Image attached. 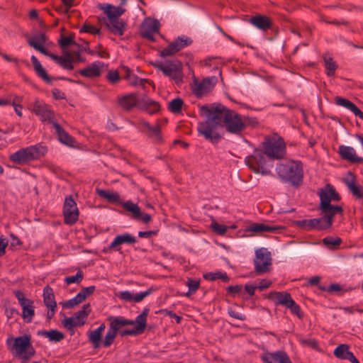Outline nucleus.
Instances as JSON below:
<instances>
[{
  "mask_svg": "<svg viewBox=\"0 0 363 363\" xmlns=\"http://www.w3.org/2000/svg\"><path fill=\"white\" fill-rule=\"evenodd\" d=\"M262 149H255L251 155V171L262 175L271 174L272 161L282 160L286 155V145L277 133L264 136Z\"/></svg>",
  "mask_w": 363,
  "mask_h": 363,
  "instance_id": "obj_1",
  "label": "nucleus"
},
{
  "mask_svg": "<svg viewBox=\"0 0 363 363\" xmlns=\"http://www.w3.org/2000/svg\"><path fill=\"white\" fill-rule=\"evenodd\" d=\"M200 113L206 117V120L198 124L199 134L213 144L218 143L223 135L220 110L216 107V104H206L200 106Z\"/></svg>",
  "mask_w": 363,
  "mask_h": 363,
  "instance_id": "obj_2",
  "label": "nucleus"
},
{
  "mask_svg": "<svg viewBox=\"0 0 363 363\" xmlns=\"http://www.w3.org/2000/svg\"><path fill=\"white\" fill-rule=\"evenodd\" d=\"M276 171L281 181L288 182L294 186H299L303 182V164L299 160H291L279 163Z\"/></svg>",
  "mask_w": 363,
  "mask_h": 363,
  "instance_id": "obj_3",
  "label": "nucleus"
},
{
  "mask_svg": "<svg viewBox=\"0 0 363 363\" xmlns=\"http://www.w3.org/2000/svg\"><path fill=\"white\" fill-rule=\"evenodd\" d=\"M48 152V147L41 143L23 147L9 155V160L18 165H26L40 160Z\"/></svg>",
  "mask_w": 363,
  "mask_h": 363,
  "instance_id": "obj_4",
  "label": "nucleus"
},
{
  "mask_svg": "<svg viewBox=\"0 0 363 363\" xmlns=\"http://www.w3.org/2000/svg\"><path fill=\"white\" fill-rule=\"evenodd\" d=\"M220 111L221 125H225L226 130L231 133H238L245 128L242 117L238 113L228 108L221 104H216Z\"/></svg>",
  "mask_w": 363,
  "mask_h": 363,
  "instance_id": "obj_5",
  "label": "nucleus"
},
{
  "mask_svg": "<svg viewBox=\"0 0 363 363\" xmlns=\"http://www.w3.org/2000/svg\"><path fill=\"white\" fill-rule=\"evenodd\" d=\"M253 260L255 273L256 275H262L271 270L272 257L271 252L266 247H260L255 250Z\"/></svg>",
  "mask_w": 363,
  "mask_h": 363,
  "instance_id": "obj_6",
  "label": "nucleus"
},
{
  "mask_svg": "<svg viewBox=\"0 0 363 363\" xmlns=\"http://www.w3.org/2000/svg\"><path fill=\"white\" fill-rule=\"evenodd\" d=\"M269 298L274 300L275 305H281L290 309L291 313L296 315L299 318L303 317L301 307L293 300L291 294L286 291L271 292Z\"/></svg>",
  "mask_w": 363,
  "mask_h": 363,
  "instance_id": "obj_7",
  "label": "nucleus"
},
{
  "mask_svg": "<svg viewBox=\"0 0 363 363\" xmlns=\"http://www.w3.org/2000/svg\"><path fill=\"white\" fill-rule=\"evenodd\" d=\"M151 65L162 72V73L174 80L177 84L183 82V74L182 71V65L177 64L172 61L152 62Z\"/></svg>",
  "mask_w": 363,
  "mask_h": 363,
  "instance_id": "obj_8",
  "label": "nucleus"
},
{
  "mask_svg": "<svg viewBox=\"0 0 363 363\" xmlns=\"http://www.w3.org/2000/svg\"><path fill=\"white\" fill-rule=\"evenodd\" d=\"M192 43L193 40L186 35L179 36L160 52V56L166 57L174 55L184 48L191 45Z\"/></svg>",
  "mask_w": 363,
  "mask_h": 363,
  "instance_id": "obj_9",
  "label": "nucleus"
},
{
  "mask_svg": "<svg viewBox=\"0 0 363 363\" xmlns=\"http://www.w3.org/2000/svg\"><path fill=\"white\" fill-rule=\"evenodd\" d=\"M33 113L40 117L42 122H48L54 126L57 122L55 120V112L51 109L50 106L42 101L36 99L33 106Z\"/></svg>",
  "mask_w": 363,
  "mask_h": 363,
  "instance_id": "obj_10",
  "label": "nucleus"
},
{
  "mask_svg": "<svg viewBox=\"0 0 363 363\" xmlns=\"http://www.w3.org/2000/svg\"><path fill=\"white\" fill-rule=\"evenodd\" d=\"M13 294L18 299L19 304L22 307V318L26 320L27 323L31 322L33 317L35 315V309L33 306V301L27 298L24 293L21 290H16Z\"/></svg>",
  "mask_w": 363,
  "mask_h": 363,
  "instance_id": "obj_11",
  "label": "nucleus"
},
{
  "mask_svg": "<svg viewBox=\"0 0 363 363\" xmlns=\"http://www.w3.org/2000/svg\"><path fill=\"white\" fill-rule=\"evenodd\" d=\"M63 216L65 223L68 225H73L78 220L79 210L72 196L65 198L63 206Z\"/></svg>",
  "mask_w": 363,
  "mask_h": 363,
  "instance_id": "obj_12",
  "label": "nucleus"
},
{
  "mask_svg": "<svg viewBox=\"0 0 363 363\" xmlns=\"http://www.w3.org/2000/svg\"><path fill=\"white\" fill-rule=\"evenodd\" d=\"M124 210L131 213V218L136 220H142L144 223H148L152 220V216L148 213H142L138 204L131 201H125L123 204Z\"/></svg>",
  "mask_w": 363,
  "mask_h": 363,
  "instance_id": "obj_13",
  "label": "nucleus"
},
{
  "mask_svg": "<svg viewBox=\"0 0 363 363\" xmlns=\"http://www.w3.org/2000/svg\"><path fill=\"white\" fill-rule=\"evenodd\" d=\"M33 44V48L41 52L42 54L49 57L52 60L55 61L59 65H60L63 69L67 70H72L74 69L73 65H70L67 60H65L62 56H58L57 55L50 52L44 46H40V45H37L34 43Z\"/></svg>",
  "mask_w": 363,
  "mask_h": 363,
  "instance_id": "obj_14",
  "label": "nucleus"
},
{
  "mask_svg": "<svg viewBox=\"0 0 363 363\" xmlns=\"http://www.w3.org/2000/svg\"><path fill=\"white\" fill-rule=\"evenodd\" d=\"M338 153L341 159L347 160L350 163H363V157L357 156L356 155L355 150L352 147L346 146L344 145H340L338 148Z\"/></svg>",
  "mask_w": 363,
  "mask_h": 363,
  "instance_id": "obj_15",
  "label": "nucleus"
},
{
  "mask_svg": "<svg viewBox=\"0 0 363 363\" xmlns=\"http://www.w3.org/2000/svg\"><path fill=\"white\" fill-rule=\"evenodd\" d=\"M10 341H13L11 350H16L18 354L23 353L31 346V336L30 335H23L11 340L8 339L7 344H9Z\"/></svg>",
  "mask_w": 363,
  "mask_h": 363,
  "instance_id": "obj_16",
  "label": "nucleus"
},
{
  "mask_svg": "<svg viewBox=\"0 0 363 363\" xmlns=\"http://www.w3.org/2000/svg\"><path fill=\"white\" fill-rule=\"evenodd\" d=\"M340 199V195L333 185L328 184L324 189H321L320 192V203H323L325 201L331 203V201H339Z\"/></svg>",
  "mask_w": 363,
  "mask_h": 363,
  "instance_id": "obj_17",
  "label": "nucleus"
},
{
  "mask_svg": "<svg viewBox=\"0 0 363 363\" xmlns=\"http://www.w3.org/2000/svg\"><path fill=\"white\" fill-rule=\"evenodd\" d=\"M217 82L218 78L215 76L203 79L200 83L196 84V87L194 89V94L196 96H201L205 93L211 91Z\"/></svg>",
  "mask_w": 363,
  "mask_h": 363,
  "instance_id": "obj_18",
  "label": "nucleus"
},
{
  "mask_svg": "<svg viewBox=\"0 0 363 363\" xmlns=\"http://www.w3.org/2000/svg\"><path fill=\"white\" fill-rule=\"evenodd\" d=\"M318 209L321 211L323 216H325L328 219L329 218V220H331L332 224L333 223V218L335 215H343V208L342 206L333 205L326 201L323 203H320Z\"/></svg>",
  "mask_w": 363,
  "mask_h": 363,
  "instance_id": "obj_19",
  "label": "nucleus"
},
{
  "mask_svg": "<svg viewBox=\"0 0 363 363\" xmlns=\"http://www.w3.org/2000/svg\"><path fill=\"white\" fill-rule=\"evenodd\" d=\"M160 23L157 20H153L143 24L140 29V34L144 38L152 42L155 41L154 34L159 32Z\"/></svg>",
  "mask_w": 363,
  "mask_h": 363,
  "instance_id": "obj_20",
  "label": "nucleus"
},
{
  "mask_svg": "<svg viewBox=\"0 0 363 363\" xmlns=\"http://www.w3.org/2000/svg\"><path fill=\"white\" fill-rule=\"evenodd\" d=\"M251 24L264 32L273 28L272 20L269 17L261 14L251 16Z\"/></svg>",
  "mask_w": 363,
  "mask_h": 363,
  "instance_id": "obj_21",
  "label": "nucleus"
},
{
  "mask_svg": "<svg viewBox=\"0 0 363 363\" xmlns=\"http://www.w3.org/2000/svg\"><path fill=\"white\" fill-rule=\"evenodd\" d=\"M104 64L100 61H96L89 66L79 69L77 72L83 77L88 78L99 77L101 74L102 67Z\"/></svg>",
  "mask_w": 363,
  "mask_h": 363,
  "instance_id": "obj_22",
  "label": "nucleus"
},
{
  "mask_svg": "<svg viewBox=\"0 0 363 363\" xmlns=\"http://www.w3.org/2000/svg\"><path fill=\"white\" fill-rule=\"evenodd\" d=\"M55 133L57 135L58 140L71 147H74L77 143L75 139L70 135L58 123L54 124Z\"/></svg>",
  "mask_w": 363,
  "mask_h": 363,
  "instance_id": "obj_23",
  "label": "nucleus"
},
{
  "mask_svg": "<svg viewBox=\"0 0 363 363\" xmlns=\"http://www.w3.org/2000/svg\"><path fill=\"white\" fill-rule=\"evenodd\" d=\"M118 105L125 111H130L138 105L137 94L130 93L118 99Z\"/></svg>",
  "mask_w": 363,
  "mask_h": 363,
  "instance_id": "obj_24",
  "label": "nucleus"
},
{
  "mask_svg": "<svg viewBox=\"0 0 363 363\" xmlns=\"http://www.w3.org/2000/svg\"><path fill=\"white\" fill-rule=\"evenodd\" d=\"M106 21L105 18H103ZM106 28L113 34L116 35H123L125 30V23L123 20H108L105 21Z\"/></svg>",
  "mask_w": 363,
  "mask_h": 363,
  "instance_id": "obj_25",
  "label": "nucleus"
},
{
  "mask_svg": "<svg viewBox=\"0 0 363 363\" xmlns=\"http://www.w3.org/2000/svg\"><path fill=\"white\" fill-rule=\"evenodd\" d=\"M101 9L104 11V13L107 15L108 20L118 19V17L125 12V9L121 6H114L109 4L101 6Z\"/></svg>",
  "mask_w": 363,
  "mask_h": 363,
  "instance_id": "obj_26",
  "label": "nucleus"
},
{
  "mask_svg": "<svg viewBox=\"0 0 363 363\" xmlns=\"http://www.w3.org/2000/svg\"><path fill=\"white\" fill-rule=\"evenodd\" d=\"M96 194L111 203L120 204L123 206V204L125 203L121 201L118 192H112L109 190L96 189Z\"/></svg>",
  "mask_w": 363,
  "mask_h": 363,
  "instance_id": "obj_27",
  "label": "nucleus"
},
{
  "mask_svg": "<svg viewBox=\"0 0 363 363\" xmlns=\"http://www.w3.org/2000/svg\"><path fill=\"white\" fill-rule=\"evenodd\" d=\"M349 174L352 178L350 181L347 179L345 181L346 185L357 199L363 200V187L356 184V177L354 174L350 172Z\"/></svg>",
  "mask_w": 363,
  "mask_h": 363,
  "instance_id": "obj_28",
  "label": "nucleus"
},
{
  "mask_svg": "<svg viewBox=\"0 0 363 363\" xmlns=\"http://www.w3.org/2000/svg\"><path fill=\"white\" fill-rule=\"evenodd\" d=\"M30 60L33 65L34 70L36 74L43 79L45 82L50 84L51 82L52 78L48 74L38 58L35 55H32Z\"/></svg>",
  "mask_w": 363,
  "mask_h": 363,
  "instance_id": "obj_29",
  "label": "nucleus"
},
{
  "mask_svg": "<svg viewBox=\"0 0 363 363\" xmlns=\"http://www.w3.org/2000/svg\"><path fill=\"white\" fill-rule=\"evenodd\" d=\"M43 302L48 308H57V303L55 298L53 289L50 286H46L43 289Z\"/></svg>",
  "mask_w": 363,
  "mask_h": 363,
  "instance_id": "obj_30",
  "label": "nucleus"
},
{
  "mask_svg": "<svg viewBox=\"0 0 363 363\" xmlns=\"http://www.w3.org/2000/svg\"><path fill=\"white\" fill-rule=\"evenodd\" d=\"M90 303L84 304L82 308L74 313V319H76L79 326H82L85 324L89 315L91 313Z\"/></svg>",
  "mask_w": 363,
  "mask_h": 363,
  "instance_id": "obj_31",
  "label": "nucleus"
},
{
  "mask_svg": "<svg viewBox=\"0 0 363 363\" xmlns=\"http://www.w3.org/2000/svg\"><path fill=\"white\" fill-rule=\"evenodd\" d=\"M145 134L157 144H162L163 143L161 126L158 122L154 126L150 125V128L148 129Z\"/></svg>",
  "mask_w": 363,
  "mask_h": 363,
  "instance_id": "obj_32",
  "label": "nucleus"
},
{
  "mask_svg": "<svg viewBox=\"0 0 363 363\" xmlns=\"http://www.w3.org/2000/svg\"><path fill=\"white\" fill-rule=\"evenodd\" d=\"M281 228L276 225H270L264 223H251V233H262L264 232L274 233Z\"/></svg>",
  "mask_w": 363,
  "mask_h": 363,
  "instance_id": "obj_33",
  "label": "nucleus"
},
{
  "mask_svg": "<svg viewBox=\"0 0 363 363\" xmlns=\"http://www.w3.org/2000/svg\"><path fill=\"white\" fill-rule=\"evenodd\" d=\"M38 335L45 336L48 337L50 341L55 342H60L65 338L64 333L55 329L49 331L39 330L38 331Z\"/></svg>",
  "mask_w": 363,
  "mask_h": 363,
  "instance_id": "obj_34",
  "label": "nucleus"
},
{
  "mask_svg": "<svg viewBox=\"0 0 363 363\" xmlns=\"http://www.w3.org/2000/svg\"><path fill=\"white\" fill-rule=\"evenodd\" d=\"M142 107L151 115L157 113L160 111V104L151 99H143L142 101Z\"/></svg>",
  "mask_w": 363,
  "mask_h": 363,
  "instance_id": "obj_35",
  "label": "nucleus"
},
{
  "mask_svg": "<svg viewBox=\"0 0 363 363\" xmlns=\"http://www.w3.org/2000/svg\"><path fill=\"white\" fill-rule=\"evenodd\" d=\"M352 352L350 351L349 345L342 344L337 346L334 350V355L341 359H348Z\"/></svg>",
  "mask_w": 363,
  "mask_h": 363,
  "instance_id": "obj_36",
  "label": "nucleus"
},
{
  "mask_svg": "<svg viewBox=\"0 0 363 363\" xmlns=\"http://www.w3.org/2000/svg\"><path fill=\"white\" fill-rule=\"evenodd\" d=\"M274 363H292L288 354L284 351L268 352Z\"/></svg>",
  "mask_w": 363,
  "mask_h": 363,
  "instance_id": "obj_37",
  "label": "nucleus"
},
{
  "mask_svg": "<svg viewBox=\"0 0 363 363\" xmlns=\"http://www.w3.org/2000/svg\"><path fill=\"white\" fill-rule=\"evenodd\" d=\"M203 278L208 281H215L216 279H221L223 282L228 283L230 281V278L226 272H208L203 274Z\"/></svg>",
  "mask_w": 363,
  "mask_h": 363,
  "instance_id": "obj_38",
  "label": "nucleus"
},
{
  "mask_svg": "<svg viewBox=\"0 0 363 363\" xmlns=\"http://www.w3.org/2000/svg\"><path fill=\"white\" fill-rule=\"evenodd\" d=\"M315 230H324L330 228L333 224L331 220L328 219L325 216L320 218H314Z\"/></svg>",
  "mask_w": 363,
  "mask_h": 363,
  "instance_id": "obj_39",
  "label": "nucleus"
},
{
  "mask_svg": "<svg viewBox=\"0 0 363 363\" xmlns=\"http://www.w3.org/2000/svg\"><path fill=\"white\" fill-rule=\"evenodd\" d=\"M89 341L92 344L94 348H99L101 346L102 335L94 330H89L87 332Z\"/></svg>",
  "mask_w": 363,
  "mask_h": 363,
  "instance_id": "obj_40",
  "label": "nucleus"
},
{
  "mask_svg": "<svg viewBox=\"0 0 363 363\" xmlns=\"http://www.w3.org/2000/svg\"><path fill=\"white\" fill-rule=\"evenodd\" d=\"M108 320L111 321L108 330L118 334L120 328L123 326L122 316H109Z\"/></svg>",
  "mask_w": 363,
  "mask_h": 363,
  "instance_id": "obj_41",
  "label": "nucleus"
},
{
  "mask_svg": "<svg viewBox=\"0 0 363 363\" xmlns=\"http://www.w3.org/2000/svg\"><path fill=\"white\" fill-rule=\"evenodd\" d=\"M184 101L180 98L172 99L168 104V110L173 113H179L182 111Z\"/></svg>",
  "mask_w": 363,
  "mask_h": 363,
  "instance_id": "obj_42",
  "label": "nucleus"
},
{
  "mask_svg": "<svg viewBox=\"0 0 363 363\" xmlns=\"http://www.w3.org/2000/svg\"><path fill=\"white\" fill-rule=\"evenodd\" d=\"M294 223L297 227L304 230L311 231L315 230L314 218L296 220Z\"/></svg>",
  "mask_w": 363,
  "mask_h": 363,
  "instance_id": "obj_43",
  "label": "nucleus"
},
{
  "mask_svg": "<svg viewBox=\"0 0 363 363\" xmlns=\"http://www.w3.org/2000/svg\"><path fill=\"white\" fill-rule=\"evenodd\" d=\"M58 43L62 48H65L71 45H74L81 49V46L74 41V34L72 33L68 36L62 35L58 40Z\"/></svg>",
  "mask_w": 363,
  "mask_h": 363,
  "instance_id": "obj_44",
  "label": "nucleus"
},
{
  "mask_svg": "<svg viewBox=\"0 0 363 363\" xmlns=\"http://www.w3.org/2000/svg\"><path fill=\"white\" fill-rule=\"evenodd\" d=\"M323 243L329 249H336L342 243V239L340 238H333L328 236L323 239Z\"/></svg>",
  "mask_w": 363,
  "mask_h": 363,
  "instance_id": "obj_45",
  "label": "nucleus"
},
{
  "mask_svg": "<svg viewBox=\"0 0 363 363\" xmlns=\"http://www.w3.org/2000/svg\"><path fill=\"white\" fill-rule=\"evenodd\" d=\"M186 286L189 288V290L186 293L184 294L185 296H190L191 294H194L200 286V281L196 279H193L191 278H188V280L186 283Z\"/></svg>",
  "mask_w": 363,
  "mask_h": 363,
  "instance_id": "obj_46",
  "label": "nucleus"
},
{
  "mask_svg": "<svg viewBox=\"0 0 363 363\" xmlns=\"http://www.w3.org/2000/svg\"><path fill=\"white\" fill-rule=\"evenodd\" d=\"M325 67L326 69V73L328 77H333L335 75V72L337 67V65L331 57H324Z\"/></svg>",
  "mask_w": 363,
  "mask_h": 363,
  "instance_id": "obj_47",
  "label": "nucleus"
},
{
  "mask_svg": "<svg viewBox=\"0 0 363 363\" xmlns=\"http://www.w3.org/2000/svg\"><path fill=\"white\" fill-rule=\"evenodd\" d=\"M116 237L118 240L120 246L123 244L132 245L137 242L136 238L128 233L118 235Z\"/></svg>",
  "mask_w": 363,
  "mask_h": 363,
  "instance_id": "obj_48",
  "label": "nucleus"
},
{
  "mask_svg": "<svg viewBox=\"0 0 363 363\" xmlns=\"http://www.w3.org/2000/svg\"><path fill=\"white\" fill-rule=\"evenodd\" d=\"M96 290L95 286H90L82 288V290L76 295L80 303H82L89 296L92 295Z\"/></svg>",
  "mask_w": 363,
  "mask_h": 363,
  "instance_id": "obj_49",
  "label": "nucleus"
},
{
  "mask_svg": "<svg viewBox=\"0 0 363 363\" xmlns=\"http://www.w3.org/2000/svg\"><path fill=\"white\" fill-rule=\"evenodd\" d=\"M47 41V37L45 33H40L38 35H35L31 38H29L28 40V43L30 46L33 47V43L40 45V46H43V45Z\"/></svg>",
  "mask_w": 363,
  "mask_h": 363,
  "instance_id": "obj_50",
  "label": "nucleus"
},
{
  "mask_svg": "<svg viewBox=\"0 0 363 363\" xmlns=\"http://www.w3.org/2000/svg\"><path fill=\"white\" fill-rule=\"evenodd\" d=\"M135 328L140 331V334H143L145 332V330L147 326V318H145L143 315H138L135 318Z\"/></svg>",
  "mask_w": 363,
  "mask_h": 363,
  "instance_id": "obj_51",
  "label": "nucleus"
},
{
  "mask_svg": "<svg viewBox=\"0 0 363 363\" xmlns=\"http://www.w3.org/2000/svg\"><path fill=\"white\" fill-rule=\"evenodd\" d=\"M84 279V274L81 269H79L74 276L66 277L65 281L67 284H71L73 283L79 284Z\"/></svg>",
  "mask_w": 363,
  "mask_h": 363,
  "instance_id": "obj_52",
  "label": "nucleus"
},
{
  "mask_svg": "<svg viewBox=\"0 0 363 363\" xmlns=\"http://www.w3.org/2000/svg\"><path fill=\"white\" fill-rule=\"evenodd\" d=\"M211 228L213 232L219 235H223L228 230V227L225 225L219 224L216 221H213L211 224Z\"/></svg>",
  "mask_w": 363,
  "mask_h": 363,
  "instance_id": "obj_53",
  "label": "nucleus"
},
{
  "mask_svg": "<svg viewBox=\"0 0 363 363\" xmlns=\"http://www.w3.org/2000/svg\"><path fill=\"white\" fill-rule=\"evenodd\" d=\"M80 33H87L93 35H99L101 33L99 28L95 27L94 26L87 24L85 23L82 27L79 30Z\"/></svg>",
  "mask_w": 363,
  "mask_h": 363,
  "instance_id": "obj_54",
  "label": "nucleus"
},
{
  "mask_svg": "<svg viewBox=\"0 0 363 363\" xmlns=\"http://www.w3.org/2000/svg\"><path fill=\"white\" fill-rule=\"evenodd\" d=\"M117 334L113 333V331L108 330L104 340L103 342V345L104 347H110L113 342L115 340V338L116 337Z\"/></svg>",
  "mask_w": 363,
  "mask_h": 363,
  "instance_id": "obj_55",
  "label": "nucleus"
},
{
  "mask_svg": "<svg viewBox=\"0 0 363 363\" xmlns=\"http://www.w3.org/2000/svg\"><path fill=\"white\" fill-rule=\"evenodd\" d=\"M106 79L111 84H117L121 80L119 73L116 70H109L106 75Z\"/></svg>",
  "mask_w": 363,
  "mask_h": 363,
  "instance_id": "obj_56",
  "label": "nucleus"
},
{
  "mask_svg": "<svg viewBox=\"0 0 363 363\" xmlns=\"http://www.w3.org/2000/svg\"><path fill=\"white\" fill-rule=\"evenodd\" d=\"M156 313L164 314V315L169 316L170 318H174L177 324L181 323L182 317L177 315L173 311L164 308L157 311Z\"/></svg>",
  "mask_w": 363,
  "mask_h": 363,
  "instance_id": "obj_57",
  "label": "nucleus"
},
{
  "mask_svg": "<svg viewBox=\"0 0 363 363\" xmlns=\"http://www.w3.org/2000/svg\"><path fill=\"white\" fill-rule=\"evenodd\" d=\"M335 103L337 105L345 107L348 110H350L354 104V103H352L350 100L342 98L341 96H336L335 98Z\"/></svg>",
  "mask_w": 363,
  "mask_h": 363,
  "instance_id": "obj_58",
  "label": "nucleus"
},
{
  "mask_svg": "<svg viewBox=\"0 0 363 363\" xmlns=\"http://www.w3.org/2000/svg\"><path fill=\"white\" fill-rule=\"evenodd\" d=\"M63 326L68 330H73L74 327L79 326L74 317L65 318L62 320Z\"/></svg>",
  "mask_w": 363,
  "mask_h": 363,
  "instance_id": "obj_59",
  "label": "nucleus"
},
{
  "mask_svg": "<svg viewBox=\"0 0 363 363\" xmlns=\"http://www.w3.org/2000/svg\"><path fill=\"white\" fill-rule=\"evenodd\" d=\"M153 291L152 288H149L147 290L138 293L136 294H133V301L138 303L142 301L146 296H149Z\"/></svg>",
  "mask_w": 363,
  "mask_h": 363,
  "instance_id": "obj_60",
  "label": "nucleus"
},
{
  "mask_svg": "<svg viewBox=\"0 0 363 363\" xmlns=\"http://www.w3.org/2000/svg\"><path fill=\"white\" fill-rule=\"evenodd\" d=\"M60 303L62 306L64 308H72L74 306L78 305L81 303L79 302V299H77V296H75V297L68 301L61 302Z\"/></svg>",
  "mask_w": 363,
  "mask_h": 363,
  "instance_id": "obj_61",
  "label": "nucleus"
},
{
  "mask_svg": "<svg viewBox=\"0 0 363 363\" xmlns=\"http://www.w3.org/2000/svg\"><path fill=\"white\" fill-rule=\"evenodd\" d=\"M112 250L116 252H121V247L116 237L113 239V242L110 244L108 247L107 249L104 248L103 251L104 252H109Z\"/></svg>",
  "mask_w": 363,
  "mask_h": 363,
  "instance_id": "obj_62",
  "label": "nucleus"
},
{
  "mask_svg": "<svg viewBox=\"0 0 363 363\" xmlns=\"http://www.w3.org/2000/svg\"><path fill=\"white\" fill-rule=\"evenodd\" d=\"M150 124L145 121V120H140L138 123L135 124L136 128L140 131L141 133H146L148 129L150 128Z\"/></svg>",
  "mask_w": 363,
  "mask_h": 363,
  "instance_id": "obj_63",
  "label": "nucleus"
},
{
  "mask_svg": "<svg viewBox=\"0 0 363 363\" xmlns=\"http://www.w3.org/2000/svg\"><path fill=\"white\" fill-rule=\"evenodd\" d=\"M227 292L229 294L235 296V294H242V286L235 285V286H230L227 288Z\"/></svg>",
  "mask_w": 363,
  "mask_h": 363,
  "instance_id": "obj_64",
  "label": "nucleus"
}]
</instances>
